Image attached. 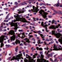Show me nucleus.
Listing matches in <instances>:
<instances>
[{
  "label": "nucleus",
  "instance_id": "obj_41",
  "mask_svg": "<svg viewBox=\"0 0 62 62\" xmlns=\"http://www.w3.org/2000/svg\"><path fill=\"white\" fill-rule=\"evenodd\" d=\"M39 5L40 6H42V5H43V4L42 3H40L39 4Z\"/></svg>",
  "mask_w": 62,
  "mask_h": 62
},
{
  "label": "nucleus",
  "instance_id": "obj_3",
  "mask_svg": "<svg viewBox=\"0 0 62 62\" xmlns=\"http://www.w3.org/2000/svg\"><path fill=\"white\" fill-rule=\"evenodd\" d=\"M20 21L21 22H22L23 23H25V24H28V23H30V22H29L28 21H27V20L25 19L24 18L23 19H22L20 17H18L17 18V19L16 20H15L14 21V22H16V21Z\"/></svg>",
  "mask_w": 62,
  "mask_h": 62
},
{
  "label": "nucleus",
  "instance_id": "obj_59",
  "mask_svg": "<svg viewBox=\"0 0 62 62\" xmlns=\"http://www.w3.org/2000/svg\"><path fill=\"white\" fill-rule=\"evenodd\" d=\"M59 12L61 13V14L62 15V13H61V11H59Z\"/></svg>",
  "mask_w": 62,
  "mask_h": 62
},
{
  "label": "nucleus",
  "instance_id": "obj_25",
  "mask_svg": "<svg viewBox=\"0 0 62 62\" xmlns=\"http://www.w3.org/2000/svg\"><path fill=\"white\" fill-rule=\"evenodd\" d=\"M4 10H8V8H4Z\"/></svg>",
  "mask_w": 62,
  "mask_h": 62
},
{
  "label": "nucleus",
  "instance_id": "obj_39",
  "mask_svg": "<svg viewBox=\"0 0 62 62\" xmlns=\"http://www.w3.org/2000/svg\"><path fill=\"white\" fill-rule=\"evenodd\" d=\"M59 1V0H58V1L57 2L58 3H57V4L58 5H59V4H60V3L59 2V1Z\"/></svg>",
  "mask_w": 62,
  "mask_h": 62
},
{
  "label": "nucleus",
  "instance_id": "obj_44",
  "mask_svg": "<svg viewBox=\"0 0 62 62\" xmlns=\"http://www.w3.org/2000/svg\"><path fill=\"white\" fill-rule=\"evenodd\" d=\"M22 42H23L24 44H25L26 43L25 42L23 41V40H22Z\"/></svg>",
  "mask_w": 62,
  "mask_h": 62
},
{
  "label": "nucleus",
  "instance_id": "obj_7",
  "mask_svg": "<svg viewBox=\"0 0 62 62\" xmlns=\"http://www.w3.org/2000/svg\"><path fill=\"white\" fill-rule=\"evenodd\" d=\"M4 38L5 36L3 35L0 38V43H1V42L0 45V48H2L4 46L3 43L2 42L4 41Z\"/></svg>",
  "mask_w": 62,
  "mask_h": 62
},
{
  "label": "nucleus",
  "instance_id": "obj_42",
  "mask_svg": "<svg viewBox=\"0 0 62 62\" xmlns=\"http://www.w3.org/2000/svg\"><path fill=\"white\" fill-rule=\"evenodd\" d=\"M29 27L30 28V30H31V29H32V28H31V26H30Z\"/></svg>",
  "mask_w": 62,
  "mask_h": 62
},
{
  "label": "nucleus",
  "instance_id": "obj_57",
  "mask_svg": "<svg viewBox=\"0 0 62 62\" xmlns=\"http://www.w3.org/2000/svg\"><path fill=\"white\" fill-rule=\"evenodd\" d=\"M43 5H44V6H46V4H45L44 3H43Z\"/></svg>",
  "mask_w": 62,
  "mask_h": 62
},
{
  "label": "nucleus",
  "instance_id": "obj_48",
  "mask_svg": "<svg viewBox=\"0 0 62 62\" xmlns=\"http://www.w3.org/2000/svg\"><path fill=\"white\" fill-rule=\"evenodd\" d=\"M3 31L4 32H5V31H7V30L6 29H4L3 30Z\"/></svg>",
  "mask_w": 62,
  "mask_h": 62
},
{
  "label": "nucleus",
  "instance_id": "obj_62",
  "mask_svg": "<svg viewBox=\"0 0 62 62\" xmlns=\"http://www.w3.org/2000/svg\"><path fill=\"white\" fill-rule=\"evenodd\" d=\"M44 43H45V45H46V42L45 41L44 42Z\"/></svg>",
  "mask_w": 62,
  "mask_h": 62
},
{
  "label": "nucleus",
  "instance_id": "obj_61",
  "mask_svg": "<svg viewBox=\"0 0 62 62\" xmlns=\"http://www.w3.org/2000/svg\"><path fill=\"white\" fill-rule=\"evenodd\" d=\"M23 45L22 43H21L20 44V46H22V45Z\"/></svg>",
  "mask_w": 62,
  "mask_h": 62
},
{
  "label": "nucleus",
  "instance_id": "obj_17",
  "mask_svg": "<svg viewBox=\"0 0 62 62\" xmlns=\"http://www.w3.org/2000/svg\"><path fill=\"white\" fill-rule=\"evenodd\" d=\"M38 34L39 35H40V36L41 37L42 39H43V38H45V37L44 36H43V34H40V33H38Z\"/></svg>",
  "mask_w": 62,
  "mask_h": 62
},
{
  "label": "nucleus",
  "instance_id": "obj_22",
  "mask_svg": "<svg viewBox=\"0 0 62 62\" xmlns=\"http://www.w3.org/2000/svg\"><path fill=\"white\" fill-rule=\"evenodd\" d=\"M18 47L17 46L15 48V51H16V52H17V50H18Z\"/></svg>",
  "mask_w": 62,
  "mask_h": 62
},
{
  "label": "nucleus",
  "instance_id": "obj_56",
  "mask_svg": "<svg viewBox=\"0 0 62 62\" xmlns=\"http://www.w3.org/2000/svg\"><path fill=\"white\" fill-rule=\"evenodd\" d=\"M30 17H29V16H26V18H29Z\"/></svg>",
  "mask_w": 62,
  "mask_h": 62
},
{
  "label": "nucleus",
  "instance_id": "obj_1",
  "mask_svg": "<svg viewBox=\"0 0 62 62\" xmlns=\"http://www.w3.org/2000/svg\"><path fill=\"white\" fill-rule=\"evenodd\" d=\"M8 33L9 35H13V36L10 37L11 42L14 41L15 40V38H16V36L14 35L15 34L14 31L13 30H11L8 32Z\"/></svg>",
  "mask_w": 62,
  "mask_h": 62
},
{
  "label": "nucleus",
  "instance_id": "obj_53",
  "mask_svg": "<svg viewBox=\"0 0 62 62\" xmlns=\"http://www.w3.org/2000/svg\"><path fill=\"white\" fill-rule=\"evenodd\" d=\"M8 17H7V16H6V17L5 19V20H7L8 19Z\"/></svg>",
  "mask_w": 62,
  "mask_h": 62
},
{
  "label": "nucleus",
  "instance_id": "obj_52",
  "mask_svg": "<svg viewBox=\"0 0 62 62\" xmlns=\"http://www.w3.org/2000/svg\"><path fill=\"white\" fill-rule=\"evenodd\" d=\"M31 31H30V32H33V30L32 29L31 30Z\"/></svg>",
  "mask_w": 62,
  "mask_h": 62
},
{
  "label": "nucleus",
  "instance_id": "obj_14",
  "mask_svg": "<svg viewBox=\"0 0 62 62\" xmlns=\"http://www.w3.org/2000/svg\"><path fill=\"white\" fill-rule=\"evenodd\" d=\"M60 38H60L59 39L58 41L60 42L61 44H62V36Z\"/></svg>",
  "mask_w": 62,
  "mask_h": 62
},
{
  "label": "nucleus",
  "instance_id": "obj_19",
  "mask_svg": "<svg viewBox=\"0 0 62 62\" xmlns=\"http://www.w3.org/2000/svg\"><path fill=\"white\" fill-rule=\"evenodd\" d=\"M22 34V35L23 36H25V34H24V32H23L22 33L18 34V37H20V35Z\"/></svg>",
  "mask_w": 62,
  "mask_h": 62
},
{
  "label": "nucleus",
  "instance_id": "obj_50",
  "mask_svg": "<svg viewBox=\"0 0 62 62\" xmlns=\"http://www.w3.org/2000/svg\"><path fill=\"white\" fill-rule=\"evenodd\" d=\"M50 54H49L48 55H47V56L48 57H50Z\"/></svg>",
  "mask_w": 62,
  "mask_h": 62
},
{
  "label": "nucleus",
  "instance_id": "obj_55",
  "mask_svg": "<svg viewBox=\"0 0 62 62\" xmlns=\"http://www.w3.org/2000/svg\"><path fill=\"white\" fill-rule=\"evenodd\" d=\"M12 44H13L14 45H15V43H12Z\"/></svg>",
  "mask_w": 62,
  "mask_h": 62
},
{
  "label": "nucleus",
  "instance_id": "obj_18",
  "mask_svg": "<svg viewBox=\"0 0 62 62\" xmlns=\"http://www.w3.org/2000/svg\"><path fill=\"white\" fill-rule=\"evenodd\" d=\"M18 43L19 44L20 43V41L18 40H16V41L15 42V43H16V44H18Z\"/></svg>",
  "mask_w": 62,
  "mask_h": 62
},
{
  "label": "nucleus",
  "instance_id": "obj_34",
  "mask_svg": "<svg viewBox=\"0 0 62 62\" xmlns=\"http://www.w3.org/2000/svg\"><path fill=\"white\" fill-rule=\"evenodd\" d=\"M9 46H10V45H6V47H9Z\"/></svg>",
  "mask_w": 62,
  "mask_h": 62
},
{
  "label": "nucleus",
  "instance_id": "obj_54",
  "mask_svg": "<svg viewBox=\"0 0 62 62\" xmlns=\"http://www.w3.org/2000/svg\"><path fill=\"white\" fill-rule=\"evenodd\" d=\"M23 54L24 55V56H25V52H24L23 53Z\"/></svg>",
  "mask_w": 62,
  "mask_h": 62
},
{
  "label": "nucleus",
  "instance_id": "obj_12",
  "mask_svg": "<svg viewBox=\"0 0 62 62\" xmlns=\"http://www.w3.org/2000/svg\"><path fill=\"white\" fill-rule=\"evenodd\" d=\"M26 58H29V61H30L31 62H32L33 59H31L32 58L31 57H30V56H29V55H28L27 54H26Z\"/></svg>",
  "mask_w": 62,
  "mask_h": 62
},
{
  "label": "nucleus",
  "instance_id": "obj_43",
  "mask_svg": "<svg viewBox=\"0 0 62 62\" xmlns=\"http://www.w3.org/2000/svg\"><path fill=\"white\" fill-rule=\"evenodd\" d=\"M33 18V19H33V21H36V20H35V19H35V18Z\"/></svg>",
  "mask_w": 62,
  "mask_h": 62
},
{
  "label": "nucleus",
  "instance_id": "obj_23",
  "mask_svg": "<svg viewBox=\"0 0 62 62\" xmlns=\"http://www.w3.org/2000/svg\"><path fill=\"white\" fill-rule=\"evenodd\" d=\"M54 6H56V7H59V5H58V4H55L54 5Z\"/></svg>",
  "mask_w": 62,
  "mask_h": 62
},
{
  "label": "nucleus",
  "instance_id": "obj_27",
  "mask_svg": "<svg viewBox=\"0 0 62 62\" xmlns=\"http://www.w3.org/2000/svg\"><path fill=\"white\" fill-rule=\"evenodd\" d=\"M42 50H43L42 48L41 47L39 48V51H42Z\"/></svg>",
  "mask_w": 62,
  "mask_h": 62
},
{
  "label": "nucleus",
  "instance_id": "obj_20",
  "mask_svg": "<svg viewBox=\"0 0 62 62\" xmlns=\"http://www.w3.org/2000/svg\"><path fill=\"white\" fill-rule=\"evenodd\" d=\"M52 49H51V48H50V50H51V51H50V50H49V51H48V52H47L46 53V51L45 52V53L46 54H48V53H49V52H51V51H52Z\"/></svg>",
  "mask_w": 62,
  "mask_h": 62
},
{
  "label": "nucleus",
  "instance_id": "obj_40",
  "mask_svg": "<svg viewBox=\"0 0 62 62\" xmlns=\"http://www.w3.org/2000/svg\"><path fill=\"white\" fill-rule=\"evenodd\" d=\"M33 58H36V56H35V55H33Z\"/></svg>",
  "mask_w": 62,
  "mask_h": 62
},
{
  "label": "nucleus",
  "instance_id": "obj_10",
  "mask_svg": "<svg viewBox=\"0 0 62 62\" xmlns=\"http://www.w3.org/2000/svg\"><path fill=\"white\" fill-rule=\"evenodd\" d=\"M54 46L53 47V48H54L53 49V50H55V51H58V50H62V47H61V48H59L58 49L56 48V47H57L55 44H54Z\"/></svg>",
  "mask_w": 62,
  "mask_h": 62
},
{
  "label": "nucleus",
  "instance_id": "obj_32",
  "mask_svg": "<svg viewBox=\"0 0 62 62\" xmlns=\"http://www.w3.org/2000/svg\"><path fill=\"white\" fill-rule=\"evenodd\" d=\"M50 61H51L52 62H54L53 61V59H52V58H50Z\"/></svg>",
  "mask_w": 62,
  "mask_h": 62
},
{
  "label": "nucleus",
  "instance_id": "obj_36",
  "mask_svg": "<svg viewBox=\"0 0 62 62\" xmlns=\"http://www.w3.org/2000/svg\"><path fill=\"white\" fill-rule=\"evenodd\" d=\"M54 11L55 12V13H57L58 12L57 11H56V10H54Z\"/></svg>",
  "mask_w": 62,
  "mask_h": 62
},
{
  "label": "nucleus",
  "instance_id": "obj_31",
  "mask_svg": "<svg viewBox=\"0 0 62 62\" xmlns=\"http://www.w3.org/2000/svg\"><path fill=\"white\" fill-rule=\"evenodd\" d=\"M32 37H33V36L32 35H30L29 36V38H32Z\"/></svg>",
  "mask_w": 62,
  "mask_h": 62
},
{
  "label": "nucleus",
  "instance_id": "obj_38",
  "mask_svg": "<svg viewBox=\"0 0 62 62\" xmlns=\"http://www.w3.org/2000/svg\"><path fill=\"white\" fill-rule=\"evenodd\" d=\"M25 37V35H23L22 36V38H23Z\"/></svg>",
  "mask_w": 62,
  "mask_h": 62
},
{
  "label": "nucleus",
  "instance_id": "obj_24",
  "mask_svg": "<svg viewBox=\"0 0 62 62\" xmlns=\"http://www.w3.org/2000/svg\"><path fill=\"white\" fill-rule=\"evenodd\" d=\"M37 33H42V32H41L40 30H39L37 31Z\"/></svg>",
  "mask_w": 62,
  "mask_h": 62
},
{
  "label": "nucleus",
  "instance_id": "obj_58",
  "mask_svg": "<svg viewBox=\"0 0 62 62\" xmlns=\"http://www.w3.org/2000/svg\"><path fill=\"white\" fill-rule=\"evenodd\" d=\"M30 7H32V5H31V4H30Z\"/></svg>",
  "mask_w": 62,
  "mask_h": 62
},
{
  "label": "nucleus",
  "instance_id": "obj_33",
  "mask_svg": "<svg viewBox=\"0 0 62 62\" xmlns=\"http://www.w3.org/2000/svg\"><path fill=\"white\" fill-rule=\"evenodd\" d=\"M18 31H19V32H22V31H23V30H19Z\"/></svg>",
  "mask_w": 62,
  "mask_h": 62
},
{
  "label": "nucleus",
  "instance_id": "obj_46",
  "mask_svg": "<svg viewBox=\"0 0 62 62\" xmlns=\"http://www.w3.org/2000/svg\"><path fill=\"white\" fill-rule=\"evenodd\" d=\"M36 49L37 50H39V47H36Z\"/></svg>",
  "mask_w": 62,
  "mask_h": 62
},
{
  "label": "nucleus",
  "instance_id": "obj_6",
  "mask_svg": "<svg viewBox=\"0 0 62 62\" xmlns=\"http://www.w3.org/2000/svg\"><path fill=\"white\" fill-rule=\"evenodd\" d=\"M22 56V54H19L16 57L15 56H14L12 58V59H11V61H12V60H14L15 59V60H17V59H23V58L21 57V56Z\"/></svg>",
  "mask_w": 62,
  "mask_h": 62
},
{
  "label": "nucleus",
  "instance_id": "obj_49",
  "mask_svg": "<svg viewBox=\"0 0 62 62\" xmlns=\"http://www.w3.org/2000/svg\"><path fill=\"white\" fill-rule=\"evenodd\" d=\"M10 14H8L7 15V17H8L9 16V15Z\"/></svg>",
  "mask_w": 62,
  "mask_h": 62
},
{
  "label": "nucleus",
  "instance_id": "obj_15",
  "mask_svg": "<svg viewBox=\"0 0 62 62\" xmlns=\"http://www.w3.org/2000/svg\"><path fill=\"white\" fill-rule=\"evenodd\" d=\"M25 11H26V10H24L23 11L22 10H21V11H20L18 12V14H20V13H24V12H25Z\"/></svg>",
  "mask_w": 62,
  "mask_h": 62
},
{
  "label": "nucleus",
  "instance_id": "obj_47",
  "mask_svg": "<svg viewBox=\"0 0 62 62\" xmlns=\"http://www.w3.org/2000/svg\"><path fill=\"white\" fill-rule=\"evenodd\" d=\"M10 18H11V19H13V17L12 16H11L10 17Z\"/></svg>",
  "mask_w": 62,
  "mask_h": 62
},
{
  "label": "nucleus",
  "instance_id": "obj_13",
  "mask_svg": "<svg viewBox=\"0 0 62 62\" xmlns=\"http://www.w3.org/2000/svg\"><path fill=\"white\" fill-rule=\"evenodd\" d=\"M24 40H25L26 42H28V43H29L30 42V41H29V39H27V38H26L24 39Z\"/></svg>",
  "mask_w": 62,
  "mask_h": 62
},
{
  "label": "nucleus",
  "instance_id": "obj_63",
  "mask_svg": "<svg viewBox=\"0 0 62 62\" xmlns=\"http://www.w3.org/2000/svg\"><path fill=\"white\" fill-rule=\"evenodd\" d=\"M33 14L34 15H36V13H33Z\"/></svg>",
  "mask_w": 62,
  "mask_h": 62
},
{
  "label": "nucleus",
  "instance_id": "obj_37",
  "mask_svg": "<svg viewBox=\"0 0 62 62\" xmlns=\"http://www.w3.org/2000/svg\"><path fill=\"white\" fill-rule=\"evenodd\" d=\"M45 41H49V40L48 39H46L45 40Z\"/></svg>",
  "mask_w": 62,
  "mask_h": 62
},
{
  "label": "nucleus",
  "instance_id": "obj_28",
  "mask_svg": "<svg viewBox=\"0 0 62 62\" xmlns=\"http://www.w3.org/2000/svg\"><path fill=\"white\" fill-rule=\"evenodd\" d=\"M15 4L16 5H17L18 4V3L17 2H15Z\"/></svg>",
  "mask_w": 62,
  "mask_h": 62
},
{
  "label": "nucleus",
  "instance_id": "obj_35",
  "mask_svg": "<svg viewBox=\"0 0 62 62\" xmlns=\"http://www.w3.org/2000/svg\"><path fill=\"white\" fill-rule=\"evenodd\" d=\"M38 41L39 43L40 44H41V43H40V40H39Z\"/></svg>",
  "mask_w": 62,
  "mask_h": 62
},
{
  "label": "nucleus",
  "instance_id": "obj_5",
  "mask_svg": "<svg viewBox=\"0 0 62 62\" xmlns=\"http://www.w3.org/2000/svg\"><path fill=\"white\" fill-rule=\"evenodd\" d=\"M52 35H54L56 36L57 38H59L60 37V36H62V35L59 33H55V31H52Z\"/></svg>",
  "mask_w": 62,
  "mask_h": 62
},
{
  "label": "nucleus",
  "instance_id": "obj_8",
  "mask_svg": "<svg viewBox=\"0 0 62 62\" xmlns=\"http://www.w3.org/2000/svg\"><path fill=\"white\" fill-rule=\"evenodd\" d=\"M8 23L9 24H10H10L11 25V27L13 26H15V28H14L15 30H17V29L18 28V25L17 24V23H16V24H14V23H10V22H9Z\"/></svg>",
  "mask_w": 62,
  "mask_h": 62
},
{
  "label": "nucleus",
  "instance_id": "obj_9",
  "mask_svg": "<svg viewBox=\"0 0 62 62\" xmlns=\"http://www.w3.org/2000/svg\"><path fill=\"white\" fill-rule=\"evenodd\" d=\"M37 7H35V6H32V8H33V9H31V11H33V12H35L37 13L38 12V11H39V9H38V8L39 7H38V6H37Z\"/></svg>",
  "mask_w": 62,
  "mask_h": 62
},
{
  "label": "nucleus",
  "instance_id": "obj_45",
  "mask_svg": "<svg viewBox=\"0 0 62 62\" xmlns=\"http://www.w3.org/2000/svg\"><path fill=\"white\" fill-rule=\"evenodd\" d=\"M10 59H11V57H10L8 58L7 59L8 60L9 59V60H10Z\"/></svg>",
  "mask_w": 62,
  "mask_h": 62
},
{
  "label": "nucleus",
  "instance_id": "obj_16",
  "mask_svg": "<svg viewBox=\"0 0 62 62\" xmlns=\"http://www.w3.org/2000/svg\"><path fill=\"white\" fill-rule=\"evenodd\" d=\"M43 22L42 21V22L41 23V25L43 26H44V27H46V26H48V25L47 24H46V25H44L43 24Z\"/></svg>",
  "mask_w": 62,
  "mask_h": 62
},
{
  "label": "nucleus",
  "instance_id": "obj_29",
  "mask_svg": "<svg viewBox=\"0 0 62 62\" xmlns=\"http://www.w3.org/2000/svg\"><path fill=\"white\" fill-rule=\"evenodd\" d=\"M54 62H57L58 61L57 60V59H55L54 60Z\"/></svg>",
  "mask_w": 62,
  "mask_h": 62
},
{
  "label": "nucleus",
  "instance_id": "obj_4",
  "mask_svg": "<svg viewBox=\"0 0 62 62\" xmlns=\"http://www.w3.org/2000/svg\"><path fill=\"white\" fill-rule=\"evenodd\" d=\"M40 14H41L43 16L44 18H46L47 17V14H48V13H46L44 12V11L42 9L39 12Z\"/></svg>",
  "mask_w": 62,
  "mask_h": 62
},
{
  "label": "nucleus",
  "instance_id": "obj_60",
  "mask_svg": "<svg viewBox=\"0 0 62 62\" xmlns=\"http://www.w3.org/2000/svg\"><path fill=\"white\" fill-rule=\"evenodd\" d=\"M36 20L37 21H38V20H39V18H37Z\"/></svg>",
  "mask_w": 62,
  "mask_h": 62
},
{
  "label": "nucleus",
  "instance_id": "obj_51",
  "mask_svg": "<svg viewBox=\"0 0 62 62\" xmlns=\"http://www.w3.org/2000/svg\"><path fill=\"white\" fill-rule=\"evenodd\" d=\"M56 44H58V42L57 41H56Z\"/></svg>",
  "mask_w": 62,
  "mask_h": 62
},
{
  "label": "nucleus",
  "instance_id": "obj_64",
  "mask_svg": "<svg viewBox=\"0 0 62 62\" xmlns=\"http://www.w3.org/2000/svg\"><path fill=\"white\" fill-rule=\"evenodd\" d=\"M8 43H9V39H8Z\"/></svg>",
  "mask_w": 62,
  "mask_h": 62
},
{
  "label": "nucleus",
  "instance_id": "obj_2",
  "mask_svg": "<svg viewBox=\"0 0 62 62\" xmlns=\"http://www.w3.org/2000/svg\"><path fill=\"white\" fill-rule=\"evenodd\" d=\"M40 54H41L40 56L42 59H38L37 60V61L38 62H49L48 60L46 61L47 60H45L43 58V57H44L43 55H42V54H43V51H41L40 52Z\"/></svg>",
  "mask_w": 62,
  "mask_h": 62
},
{
  "label": "nucleus",
  "instance_id": "obj_30",
  "mask_svg": "<svg viewBox=\"0 0 62 62\" xmlns=\"http://www.w3.org/2000/svg\"><path fill=\"white\" fill-rule=\"evenodd\" d=\"M21 4V6H23V5H24V4H23V3H20V4H19V6H20V5Z\"/></svg>",
  "mask_w": 62,
  "mask_h": 62
},
{
  "label": "nucleus",
  "instance_id": "obj_26",
  "mask_svg": "<svg viewBox=\"0 0 62 62\" xmlns=\"http://www.w3.org/2000/svg\"><path fill=\"white\" fill-rule=\"evenodd\" d=\"M5 24H6V23H2L1 24V25L2 26H3V25H5Z\"/></svg>",
  "mask_w": 62,
  "mask_h": 62
},
{
  "label": "nucleus",
  "instance_id": "obj_21",
  "mask_svg": "<svg viewBox=\"0 0 62 62\" xmlns=\"http://www.w3.org/2000/svg\"><path fill=\"white\" fill-rule=\"evenodd\" d=\"M54 23H56V20H54L53 19L52 20L51 23L52 24H53Z\"/></svg>",
  "mask_w": 62,
  "mask_h": 62
},
{
  "label": "nucleus",
  "instance_id": "obj_11",
  "mask_svg": "<svg viewBox=\"0 0 62 62\" xmlns=\"http://www.w3.org/2000/svg\"><path fill=\"white\" fill-rule=\"evenodd\" d=\"M59 27L58 26H54V25H52L51 26L49 27L50 29H56V28H58Z\"/></svg>",
  "mask_w": 62,
  "mask_h": 62
}]
</instances>
